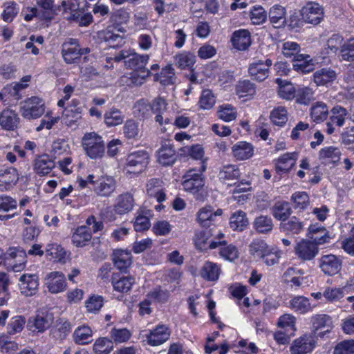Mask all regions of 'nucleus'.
<instances>
[{
  "label": "nucleus",
  "mask_w": 354,
  "mask_h": 354,
  "mask_svg": "<svg viewBox=\"0 0 354 354\" xmlns=\"http://www.w3.org/2000/svg\"><path fill=\"white\" fill-rule=\"evenodd\" d=\"M54 317L52 313L42 312L30 317L28 322V329L34 333H43L53 323Z\"/></svg>",
  "instance_id": "12"
},
{
  "label": "nucleus",
  "mask_w": 354,
  "mask_h": 354,
  "mask_svg": "<svg viewBox=\"0 0 354 354\" xmlns=\"http://www.w3.org/2000/svg\"><path fill=\"white\" fill-rule=\"evenodd\" d=\"M91 237L92 233L88 227L81 225L75 229L71 239L73 244L76 247H84L91 239Z\"/></svg>",
  "instance_id": "32"
},
{
  "label": "nucleus",
  "mask_w": 354,
  "mask_h": 354,
  "mask_svg": "<svg viewBox=\"0 0 354 354\" xmlns=\"http://www.w3.org/2000/svg\"><path fill=\"white\" fill-rule=\"evenodd\" d=\"M310 115L316 123L323 122L328 115V106L322 102H315L310 108Z\"/></svg>",
  "instance_id": "43"
},
{
  "label": "nucleus",
  "mask_w": 354,
  "mask_h": 354,
  "mask_svg": "<svg viewBox=\"0 0 354 354\" xmlns=\"http://www.w3.org/2000/svg\"><path fill=\"white\" fill-rule=\"evenodd\" d=\"M17 207V201L12 197L1 194L0 195V221H8L12 218L15 214H2L10 210L16 209Z\"/></svg>",
  "instance_id": "33"
},
{
  "label": "nucleus",
  "mask_w": 354,
  "mask_h": 354,
  "mask_svg": "<svg viewBox=\"0 0 354 354\" xmlns=\"http://www.w3.org/2000/svg\"><path fill=\"white\" fill-rule=\"evenodd\" d=\"M270 118L273 124L283 127L288 121V111L284 106H278L274 109L270 115Z\"/></svg>",
  "instance_id": "55"
},
{
  "label": "nucleus",
  "mask_w": 354,
  "mask_h": 354,
  "mask_svg": "<svg viewBox=\"0 0 354 354\" xmlns=\"http://www.w3.org/2000/svg\"><path fill=\"white\" fill-rule=\"evenodd\" d=\"M82 112V108L75 109L74 111L71 109H65L62 116V122L70 128L75 129L80 124Z\"/></svg>",
  "instance_id": "40"
},
{
  "label": "nucleus",
  "mask_w": 354,
  "mask_h": 354,
  "mask_svg": "<svg viewBox=\"0 0 354 354\" xmlns=\"http://www.w3.org/2000/svg\"><path fill=\"white\" fill-rule=\"evenodd\" d=\"M149 60V55H140L133 50L129 59L124 61V66L126 68L136 71H143L144 70H149L146 68Z\"/></svg>",
  "instance_id": "23"
},
{
  "label": "nucleus",
  "mask_w": 354,
  "mask_h": 354,
  "mask_svg": "<svg viewBox=\"0 0 354 354\" xmlns=\"http://www.w3.org/2000/svg\"><path fill=\"white\" fill-rule=\"evenodd\" d=\"M319 263L320 269L325 274L332 276L341 270L342 261L337 256L330 254L323 255L319 259Z\"/></svg>",
  "instance_id": "14"
},
{
  "label": "nucleus",
  "mask_w": 354,
  "mask_h": 354,
  "mask_svg": "<svg viewBox=\"0 0 354 354\" xmlns=\"http://www.w3.org/2000/svg\"><path fill=\"white\" fill-rule=\"evenodd\" d=\"M248 225L245 212L238 210L234 212L230 218V226L233 230L243 231Z\"/></svg>",
  "instance_id": "45"
},
{
  "label": "nucleus",
  "mask_w": 354,
  "mask_h": 354,
  "mask_svg": "<svg viewBox=\"0 0 354 354\" xmlns=\"http://www.w3.org/2000/svg\"><path fill=\"white\" fill-rule=\"evenodd\" d=\"M339 56L344 61H354V37L350 38L342 44Z\"/></svg>",
  "instance_id": "58"
},
{
  "label": "nucleus",
  "mask_w": 354,
  "mask_h": 354,
  "mask_svg": "<svg viewBox=\"0 0 354 354\" xmlns=\"http://www.w3.org/2000/svg\"><path fill=\"white\" fill-rule=\"evenodd\" d=\"M177 160V154L174 147L169 143L162 145L157 151V161L162 166L173 165Z\"/></svg>",
  "instance_id": "18"
},
{
  "label": "nucleus",
  "mask_w": 354,
  "mask_h": 354,
  "mask_svg": "<svg viewBox=\"0 0 354 354\" xmlns=\"http://www.w3.org/2000/svg\"><path fill=\"white\" fill-rule=\"evenodd\" d=\"M145 187L147 194L149 197L156 198L160 203L165 201V183L161 178H150L147 180Z\"/></svg>",
  "instance_id": "15"
},
{
  "label": "nucleus",
  "mask_w": 354,
  "mask_h": 354,
  "mask_svg": "<svg viewBox=\"0 0 354 354\" xmlns=\"http://www.w3.org/2000/svg\"><path fill=\"white\" fill-rule=\"evenodd\" d=\"M114 266L120 271L125 272L132 263V256L129 251L116 250L113 254Z\"/></svg>",
  "instance_id": "27"
},
{
  "label": "nucleus",
  "mask_w": 354,
  "mask_h": 354,
  "mask_svg": "<svg viewBox=\"0 0 354 354\" xmlns=\"http://www.w3.org/2000/svg\"><path fill=\"white\" fill-rule=\"evenodd\" d=\"M17 113L11 109H4L0 113V126L5 130H14L19 122Z\"/></svg>",
  "instance_id": "31"
},
{
  "label": "nucleus",
  "mask_w": 354,
  "mask_h": 354,
  "mask_svg": "<svg viewBox=\"0 0 354 354\" xmlns=\"http://www.w3.org/2000/svg\"><path fill=\"white\" fill-rule=\"evenodd\" d=\"M111 283L114 290L122 293H127L135 283V278L131 276H123L117 279L113 276Z\"/></svg>",
  "instance_id": "37"
},
{
  "label": "nucleus",
  "mask_w": 354,
  "mask_h": 354,
  "mask_svg": "<svg viewBox=\"0 0 354 354\" xmlns=\"http://www.w3.org/2000/svg\"><path fill=\"white\" fill-rule=\"evenodd\" d=\"M240 176L239 170L234 165L224 166L218 174V178L221 180L225 183L226 180H233L239 178Z\"/></svg>",
  "instance_id": "61"
},
{
  "label": "nucleus",
  "mask_w": 354,
  "mask_h": 354,
  "mask_svg": "<svg viewBox=\"0 0 354 354\" xmlns=\"http://www.w3.org/2000/svg\"><path fill=\"white\" fill-rule=\"evenodd\" d=\"M289 307L295 312L304 314L310 310V304L308 298L297 296L289 301Z\"/></svg>",
  "instance_id": "50"
},
{
  "label": "nucleus",
  "mask_w": 354,
  "mask_h": 354,
  "mask_svg": "<svg viewBox=\"0 0 354 354\" xmlns=\"http://www.w3.org/2000/svg\"><path fill=\"white\" fill-rule=\"evenodd\" d=\"M59 10H63V12H67V10H69L71 15L66 18L76 21L80 26H87L93 21L91 13L77 11V6L69 1H63L61 6H59Z\"/></svg>",
  "instance_id": "7"
},
{
  "label": "nucleus",
  "mask_w": 354,
  "mask_h": 354,
  "mask_svg": "<svg viewBox=\"0 0 354 354\" xmlns=\"http://www.w3.org/2000/svg\"><path fill=\"white\" fill-rule=\"evenodd\" d=\"M330 116L329 120L335 123L338 127H343L345 124L346 119L348 115L346 109L339 105H336L330 110Z\"/></svg>",
  "instance_id": "51"
},
{
  "label": "nucleus",
  "mask_w": 354,
  "mask_h": 354,
  "mask_svg": "<svg viewBox=\"0 0 354 354\" xmlns=\"http://www.w3.org/2000/svg\"><path fill=\"white\" fill-rule=\"evenodd\" d=\"M44 284L52 294L64 292L67 286L64 274L59 271L48 273L44 278Z\"/></svg>",
  "instance_id": "10"
},
{
  "label": "nucleus",
  "mask_w": 354,
  "mask_h": 354,
  "mask_svg": "<svg viewBox=\"0 0 354 354\" xmlns=\"http://www.w3.org/2000/svg\"><path fill=\"white\" fill-rule=\"evenodd\" d=\"M151 112L156 114L155 120L160 125L171 123L169 118H164L163 115L167 110V103L162 97L155 99L151 104Z\"/></svg>",
  "instance_id": "28"
},
{
  "label": "nucleus",
  "mask_w": 354,
  "mask_h": 354,
  "mask_svg": "<svg viewBox=\"0 0 354 354\" xmlns=\"http://www.w3.org/2000/svg\"><path fill=\"white\" fill-rule=\"evenodd\" d=\"M39 286V278L36 274H24L19 278V289L22 295L28 297L34 295Z\"/></svg>",
  "instance_id": "17"
},
{
  "label": "nucleus",
  "mask_w": 354,
  "mask_h": 354,
  "mask_svg": "<svg viewBox=\"0 0 354 354\" xmlns=\"http://www.w3.org/2000/svg\"><path fill=\"white\" fill-rule=\"evenodd\" d=\"M250 20L253 24L260 25L267 19V13L261 6H254L250 12Z\"/></svg>",
  "instance_id": "62"
},
{
  "label": "nucleus",
  "mask_w": 354,
  "mask_h": 354,
  "mask_svg": "<svg viewBox=\"0 0 354 354\" xmlns=\"http://www.w3.org/2000/svg\"><path fill=\"white\" fill-rule=\"evenodd\" d=\"M205 169L206 165L204 162H201V166L198 169H189L183 177V189L194 195L195 198L201 201H203L207 195L205 191V178L203 176Z\"/></svg>",
  "instance_id": "1"
},
{
  "label": "nucleus",
  "mask_w": 354,
  "mask_h": 354,
  "mask_svg": "<svg viewBox=\"0 0 354 354\" xmlns=\"http://www.w3.org/2000/svg\"><path fill=\"white\" fill-rule=\"evenodd\" d=\"M315 345V337L313 335L305 334L295 339L290 349L292 354H306L311 352Z\"/></svg>",
  "instance_id": "13"
},
{
  "label": "nucleus",
  "mask_w": 354,
  "mask_h": 354,
  "mask_svg": "<svg viewBox=\"0 0 354 354\" xmlns=\"http://www.w3.org/2000/svg\"><path fill=\"white\" fill-rule=\"evenodd\" d=\"M269 19L274 28L283 27L286 23V9L280 5H274L270 9Z\"/></svg>",
  "instance_id": "29"
},
{
  "label": "nucleus",
  "mask_w": 354,
  "mask_h": 354,
  "mask_svg": "<svg viewBox=\"0 0 354 354\" xmlns=\"http://www.w3.org/2000/svg\"><path fill=\"white\" fill-rule=\"evenodd\" d=\"M170 333L167 326L158 325L147 335V342L153 346L160 345L169 339Z\"/></svg>",
  "instance_id": "19"
},
{
  "label": "nucleus",
  "mask_w": 354,
  "mask_h": 354,
  "mask_svg": "<svg viewBox=\"0 0 354 354\" xmlns=\"http://www.w3.org/2000/svg\"><path fill=\"white\" fill-rule=\"evenodd\" d=\"M115 188L116 182L112 176H101L95 177L94 180L93 189L99 196L109 197L114 192Z\"/></svg>",
  "instance_id": "9"
},
{
  "label": "nucleus",
  "mask_w": 354,
  "mask_h": 354,
  "mask_svg": "<svg viewBox=\"0 0 354 354\" xmlns=\"http://www.w3.org/2000/svg\"><path fill=\"white\" fill-rule=\"evenodd\" d=\"M337 73L330 67H324L313 73V82L317 86H328L337 79Z\"/></svg>",
  "instance_id": "16"
},
{
  "label": "nucleus",
  "mask_w": 354,
  "mask_h": 354,
  "mask_svg": "<svg viewBox=\"0 0 354 354\" xmlns=\"http://www.w3.org/2000/svg\"><path fill=\"white\" fill-rule=\"evenodd\" d=\"M292 210L290 204L286 201H278L272 208L273 216L281 222L285 221L291 214Z\"/></svg>",
  "instance_id": "44"
},
{
  "label": "nucleus",
  "mask_w": 354,
  "mask_h": 354,
  "mask_svg": "<svg viewBox=\"0 0 354 354\" xmlns=\"http://www.w3.org/2000/svg\"><path fill=\"white\" fill-rule=\"evenodd\" d=\"M149 162V156L145 151H137L129 154L123 171L127 175L138 176L142 173Z\"/></svg>",
  "instance_id": "3"
},
{
  "label": "nucleus",
  "mask_w": 354,
  "mask_h": 354,
  "mask_svg": "<svg viewBox=\"0 0 354 354\" xmlns=\"http://www.w3.org/2000/svg\"><path fill=\"white\" fill-rule=\"evenodd\" d=\"M124 119L122 113L118 109L111 108L104 115V123L107 127H114L121 124Z\"/></svg>",
  "instance_id": "49"
},
{
  "label": "nucleus",
  "mask_w": 354,
  "mask_h": 354,
  "mask_svg": "<svg viewBox=\"0 0 354 354\" xmlns=\"http://www.w3.org/2000/svg\"><path fill=\"white\" fill-rule=\"evenodd\" d=\"M272 64L270 59L255 60L248 66V73L252 80L263 82L266 80L270 73V68Z\"/></svg>",
  "instance_id": "11"
},
{
  "label": "nucleus",
  "mask_w": 354,
  "mask_h": 354,
  "mask_svg": "<svg viewBox=\"0 0 354 354\" xmlns=\"http://www.w3.org/2000/svg\"><path fill=\"white\" fill-rule=\"evenodd\" d=\"M230 41L234 48L245 50L251 45L250 32L245 29L236 30L232 33Z\"/></svg>",
  "instance_id": "22"
},
{
  "label": "nucleus",
  "mask_w": 354,
  "mask_h": 354,
  "mask_svg": "<svg viewBox=\"0 0 354 354\" xmlns=\"http://www.w3.org/2000/svg\"><path fill=\"white\" fill-rule=\"evenodd\" d=\"M220 272L221 268L216 263L207 261L201 268L200 275L207 281H215L218 279Z\"/></svg>",
  "instance_id": "36"
},
{
  "label": "nucleus",
  "mask_w": 354,
  "mask_h": 354,
  "mask_svg": "<svg viewBox=\"0 0 354 354\" xmlns=\"http://www.w3.org/2000/svg\"><path fill=\"white\" fill-rule=\"evenodd\" d=\"M298 158L297 152L286 153L280 156L275 166L277 172L285 174L288 172L295 165Z\"/></svg>",
  "instance_id": "30"
},
{
  "label": "nucleus",
  "mask_w": 354,
  "mask_h": 354,
  "mask_svg": "<svg viewBox=\"0 0 354 354\" xmlns=\"http://www.w3.org/2000/svg\"><path fill=\"white\" fill-rule=\"evenodd\" d=\"M312 330L316 333L325 328H333V324L332 318L326 314L315 315L311 317Z\"/></svg>",
  "instance_id": "39"
},
{
  "label": "nucleus",
  "mask_w": 354,
  "mask_h": 354,
  "mask_svg": "<svg viewBox=\"0 0 354 354\" xmlns=\"http://www.w3.org/2000/svg\"><path fill=\"white\" fill-rule=\"evenodd\" d=\"M91 52L89 48H81L75 39H70L62 45V55L68 64H77L81 60L82 56Z\"/></svg>",
  "instance_id": "5"
},
{
  "label": "nucleus",
  "mask_w": 354,
  "mask_h": 354,
  "mask_svg": "<svg viewBox=\"0 0 354 354\" xmlns=\"http://www.w3.org/2000/svg\"><path fill=\"white\" fill-rule=\"evenodd\" d=\"M134 199L130 193H124L119 195L114 205V211L117 214H127L133 209Z\"/></svg>",
  "instance_id": "25"
},
{
  "label": "nucleus",
  "mask_w": 354,
  "mask_h": 354,
  "mask_svg": "<svg viewBox=\"0 0 354 354\" xmlns=\"http://www.w3.org/2000/svg\"><path fill=\"white\" fill-rule=\"evenodd\" d=\"M151 111V104L143 99L138 100L133 106L135 116L140 119L147 118L150 115Z\"/></svg>",
  "instance_id": "63"
},
{
  "label": "nucleus",
  "mask_w": 354,
  "mask_h": 354,
  "mask_svg": "<svg viewBox=\"0 0 354 354\" xmlns=\"http://www.w3.org/2000/svg\"><path fill=\"white\" fill-rule=\"evenodd\" d=\"M19 180V174L14 167L0 170V191L10 190Z\"/></svg>",
  "instance_id": "20"
},
{
  "label": "nucleus",
  "mask_w": 354,
  "mask_h": 354,
  "mask_svg": "<svg viewBox=\"0 0 354 354\" xmlns=\"http://www.w3.org/2000/svg\"><path fill=\"white\" fill-rule=\"evenodd\" d=\"M223 214L221 209H218L214 212L212 206L206 205L201 208L196 214V221L203 226H209L212 222L216 221V217L221 216Z\"/></svg>",
  "instance_id": "21"
},
{
  "label": "nucleus",
  "mask_w": 354,
  "mask_h": 354,
  "mask_svg": "<svg viewBox=\"0 0 354 354\" xmlns=\"http://www.w3.org/2000/svg\"><path fill=\"white\" fill-rule=\"evenodd\" d=\"M270 249L262 239L254 240L250 245V252L254 258L261 259Z\"/></svg>",
  "instance_id": "56"
},
{
  "label": "nucleus",
  "mask_w": 354,
  "mask_h": 354,
  "mask_svg": "<svg viewBox=\"0 0 354 354\" xmlns=\"http://www.w3.org/2000/svg\"><path fill=\"white\" fill-rule=\"evenodd\" d=\"M82 147L86 155L91 159L101 158L105 153L104 140L95 132L86 133L83 136Z\"/></svg>",
  "instance_id": "2"
},
{
  "label": "nucleus",
  "mask_w": 354,
  "mask_h": 354,
  "mask_svg": "<svg viewBox=\"0 0 354 354\" xmlns=\"http://www.w3.org/2000/svg\"><path fill=\"white\" fill-rule=\"evenodd\" d=\"M346 290L347 286H344L342 288H327L323 292V296L328 301L336 302L344 297L345 290Z\"/></svg>",
  "instance_id": "59"
},
{
  "label": "nucleus",
  "mask_w": 354,
  "mask_h": 354,
  "mask_svg": "<svg viewBox=\"0 0 354 354\" xmlns=\"http://www.w3.org/2000/svg\"><path fill=\"white\" fill-rule=\"evenodd\" d=\"M255 93V84L248 80H240L236 85V93L239 97L252 96Z\"/></svg>",
  "instance_id": "53"
},
{
  "label": "nucleus",
  "mask_w": 354,
  "mask_h": 354,
  "mask_svg": "<svg viewBox=\"0 0 354 354\" xmlns=\"http://www.w3.org/2000/svg\"><path fill=\"white\" fill-rule=\"evenodd\" d=\"M275 82L279 85L278 95L281 98L292 100L295 97L296 90L291 83L285 82L280 78L276 79Z\"/></svg>",
  "instance_id": "48"
},
{
  "label": "nucleus",
  "mask_w": 354,
  "mask_h": 354,
  "mask_svg": "<svg viewBox=\"0 0 354 354\" xmlns=\"http://www.w3.org/2000/svg\"><path fill=\"white\" fill-rule=\"evenodd\" d=\"M150 70H144L143 71H133L129 74V76H124L122 81L127 86L133 87L139 86L144 84L147 77L151 75Z\"/></svg>",
  "instance_id": "35"
},
{
  "label": "nucleus",
  "mask_w": 354,
  "mask_h": 354,
  "mask_svg": "<svg viewBox=\"0 0 354 354\" xmlns=\"http://www.w3.org/2000/svg\"><path fill=\"white\" fill-rule=\"evenodd\" d=\"M45 252L50 260L60 263L65 262L66 251L60 245L57 243L48 244Z\"/></svg>",
  "instance_id": "46"
},
{
  "label": "nucleus",
  "mask_w": 354,
  "mask_h": 354,
  "mask_svg": "<svg viewBox=\"0 0 354 354\" xmlns=\"http://www.w3.org/2000/svg\"><path fill=\"white\" fill-rule=\"evenodd\" d=\"M46 105L43 98L38 96L28 97L20 103V112L23 118L35 120L45 113Z\"/></svg>",
  "instance_id": "4"
},
{
  "label": "nucleus",
  "mask_w": 354,
  "mask_h": 354,
  "mask_svg": "<svg viewBox=\"0 0 354 354\" xmlns=\"http://www.w3.org/2000/svg\"><path fill=\"white\" fill-rule=\"evenodd\" d=\"M319 251V247L311 240L301 239L295 246L296 256L303 261L313 260Z\"/></svg>",
  "instance_id": "8"
},
{
  "label": "nucleus",
  "mask_w": 354,
  "mask_h": 354,
  "mask_svg": "<svg viewBox=\"0 0 354 354\" xmlns=\"http://www.w3.org/2000/svg\"><path fill=\"white\" fill-rule=\"evenodd\" d=\"M113 348V342L106 337L98 338L93 346L96 354H109Z\"/></svg>",
  "instance_id": "57"
},
{
  "label": "nucleus",
  "mask_w": 354,
  "mask_h": 354,
  "mask_svg": "<svg viewBox=\"0 0 354 354\" xmlns=\"http://www.w3.org/2000/svg\"><path fill=\"white\" fill-rule=\"evenodd\" d=\"M54 167V161L46 154L39 156L35 160L34 169L39 176L48 174Z\"/></svg>",
  "instance_id": "34"
},
{
  "label": "nucleus",
  "mask_w": 354,
  "mask_h": 354,
  "mask_svg": "<svg viewBox=\"0 0 354 354\" xmlns=\"http://www.w3.org/2000/svg\"><path fill=\"white\" fill-rule=\"evenodd\" d=\"M333 354H354V339L339 342L334 348Z\"/></svg>",
  "instance_id": "64"
},
{
  "label": "nucleus",
  "mask_w": 354,
  "mask_h": 354,
  "mask_svg": "<svg viewBox=\"0 0 354 354\" xmlns=\"http://www.w3.org/2000/svg\"><path fill=\"white\" fill-rule=\"evenodd\" d=\"M342 152L339 148L335 146L325 147L319 151V160L324 165H335L341 158Z\"/></svg>",
  "instance_id": "24"
},
{
  "label": "nucleus",
  "mask_w": 354,
  "mask_h": 354,
  "mask_svg": "<svg viewBox=\"0 0 354 354\" xmlns=\"http://www.w3.org/2000/svg\"><path fill=\"white\" fill-rule=\"evenodd\" d=\"M296 102L307 105L314 99V91L309 87L299 88L296 91Z\"/></svg>",
  "instance_id": "60"
},
{
  "label": "nucleus",
  "mask_w": 354,
  "mask_h": 354,
  "mask_svg": "<svg viewBox=\"0 0 354 354\" xmlns=\"http://www.w3.org/2000/svg\"><path fill=\"white\" fill-rule=\"evenodd\" d=\"M175 73L171 64L163 68L160 74L155 76V80L159 81L161 84L167 86L174 84Z\"/></svg>",
  "instance_id": "54"
},
{
  "label": "nucleus",
  "mask_w": 354,
  "mask_h": 354,
  "mask_svg": "<svg viewBox=\"0 0 354 354\" xmlns=\"http://www.w3.org/2000/svg\"><path fill=\"white\" fill-rule=\"evenodd\" d=\"M176 65L181 68H192L196 62V56L194 53L183 51L174 57Z\"/></svg>",
  "instance_id": "52"
},
{
  "label": "nucleus",
  "mask_w": 354,
  "mask_h": 354,
  "mask_svg": "<svg viewBox=\"0 0 354 354\" xmlns=\"http://www.w3.org/2000/svg\"><path fill=\"white\" fill-rule=\"evenodd\" d=\"M299 12L306 24L315 26L319 24L324 19V10L323 6L315 1L307 2Z\"/></svg>",
  "instance_id": "6"
},
{
  "label": "nucleus",
  "mask_w": 354,
  "mask_h": 354,
  "mask_svg": "<svg viewBox=\"0 0 354 354\" xmlns=\"http://www.w3.org/2000/svg\"><path fill=\"white\" fill-rule=\"evenodd\" d=\"M93 332L91 328L86 325L77 327L73 335L74 342L80 345H84L92 341Z\"/></svg>",
  "instance_id": "42"
},
{
  "label": "nucleus",
  "mask_w": 354,
  "mask_h": 354,
  "mask_svg": "<svg viewBox=\"0 0 354 354\" xmlns=\"http://www.w3.org/2000/svg\"><path fill=\"white\" fill-rule=\"evenodd\" d=\"M232 153L236 160H248L254 155V147L250 142L240 141L232 146Z\"/></svg>",
  "instance_id": "26"
},
{
  "label": "nucleus",
  "mask_w": 354,
  "mask_h": 354,
  "mask_svg": "<svg viewBox=\"0 0 354 354\" xmlns=\"http://www.w3.org/2000/svg\"><path fill=\"white\" fill-rule=\"evenodd\" d=\"M98 37L102 41L107 44L110 48L118 47L123 43V37L113 32L112 30L106 29L98 32Z\"/></svg>",
  "instance_id": "41"
},
{
  "label": "nucleus",
  "mask_w": 354,
  "mask_h": 354,
  "mask_svg": "<svg viewBox=\"0 0 354 354\" xmlns=\"http://www.w3.org/2000/svg\"><path fill=\"white\" fill-rule=\"evenodd\" d=\"M304 228V224L297 217L292 216L280 224V229L287 234H298Z\"/></svg>",
  "instance_id": "47"
},
{
  "label": "nucleus",
  "mask_w": 354,
  "mask_h": 354,
  "mask_svg": "<svg viewBox=\"0 0 354 354\" xmlns=\"http://www.w3.org/2000/svg\"><path fill=\"white\" fill-rule=\"evenodd\" d=\"M272 218L268 215L257 216L253 221V228L260 234L270 233L273 229Z\"/></svg>",
  "instance_id": "38"
}]
</instances>
